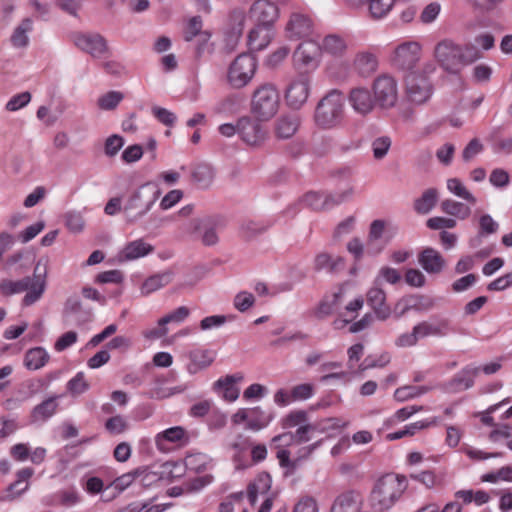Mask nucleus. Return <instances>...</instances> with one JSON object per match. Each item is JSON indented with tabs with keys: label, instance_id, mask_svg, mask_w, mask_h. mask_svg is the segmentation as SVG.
<instances>
[{
	"label": "nucleus",
	"instance_id": "f257e3e1",
	"mask_svg": "<svg viewBox=\"0 0 512 512\" xmlns=\"http://www.w3.org/2000/svg\"><path fill=\"white\" fill-rule=\"evenodd\" d=\"M454 332V327L449 318L435 314L427 320L417 323L411 332L403 333L395 340L398 347H413L420 339L427 337H446Z\"/></svg>",
	"mask_w": 512,
	"mask_h": 512
},
{
	"label": "nucleus",
	"instance_id": "f03ea898",
	"mask_svg": "<svg viewBox=\"0 0 512 512\" xmlns=\"http://www.w3.org/2000/svg\"><path fill=\"white\" fill-rule=\"evenodd\" d=\"M40 265L41 260H39L35 266L33 277L27 276L16 281L8 279L2 280L0 282V293L3 296H11L27 291L22 300L23 305L30 306L37 302L42 297L46 287V268H44L42 274L40 273ZM44 267H46V264H44Z\"/></svg>",
	"mask_w": 512,
	"mask_h": 512
},
{
	"label": "nucleus",
	"instance_id": "7ed1b4c3",
	"mask_svg": "<svg viewBox=\"0 0 512 512\" xmlns=\"http://www.w3.org/2000/svg\"><path fill=\"white\" fill-rule=\"evenodd\" d=\"M407 489L405 476L386 474L375 484L371 502L379 510L391 508Z\"/></svg>",
	"mask_w": 512,
	"mask_h": 512
},
{
	"label": "nucleus",
	"instance_id": "20e7f679",
	"mask_svg": "<svg viewBox=\"0 0 512 512\" xmlns=\"http://www.w3.org/2000/svg\"><path fill=\"white\" fill-rule=\"evenodd\" d=\"M344 115V98L339 90L329 91L318 102L314 119L320 128L331 129L338 126Z\"/></svg>",
	"mask_w": 512,
	"mask_h": 512
},
{
	"label": "nucleus",
	"instance_id": "39448f33",
	"mask_svg": "<svg viewBox=\"0 0 512 512\" xmlns=\"http://www.w3.org/2000/svg\"><path fill=\"white\" fill-rule=\"evenodd\" d=\"M279 93L271 83L258 87L252 96L251 111L260 120H269L278 111Z\"/></svg>",
	"mask_w": 512,
	"mask_h": 512
},
{
	"label": "nucleus",
	"instance_id": "423d86ee",
	"mask_svg": "<svg viewBox=\"0 0 512 512\" xmlns=\"http://www.w3.org/2000/svg\"><path fill=\"white\" fill-rule=\"evenodd\" d=\"M257 69L256 58L250 53L238 55L228 70V82L234 88L246 86L253 78Z\"/></svg>",
	"mask_w": 512,
	"mask_h": 512
},
{
	"label": "nucleus",
	"instance_id": "0eeeda50",
	"mask_svg": "<svg viewBox=\"0 0 512 512\" xmlns=\"http://www.w3.org/2000/svg\"><path fill=\"white\" fill-rule=\"evenodd\" d=\"M311 76L306 72H299L287 85L285 99L292 109H300L310 94Z\"/></svg>",
	"mask_w": 512,
	"mask_h": 512
},
{
	"label": "nucleus",
	"instance_id": "6e6552de",
	"mask_svg": "<svg viewBox=\"0 0 512 512\" xmlns=\"http://www.w3.org/2000/svg\"><path fill=\"white\" fill-rule=\"evenodd\" d=\"M373 93L376 103L381 108L394 107L398 100L396 80L387 74L378 76L373 82Z\"/></svg>",
	"mask_w": 512,
	"mask_h": 512
},
{
	"label": "nucleus",
	"instance_id": "1a4fd4ad",
	"mask_svg": "<svg viewBox=\"0 0 512 512\" xmlns=\"http://www.w3.org/2000/svg\"><path fill=\"white\" fill-rule=\"evenodd\" d=\"M321 47L313 41H305L298 45L293 53L294 67L300 72L309 73L319 65Z\"/></svg>",
	"mask_w": 512,
	"mask_h": 512
},
{
	"label": "nucleus",
	"instance_id": "9d476101",
	"mask_svg": "<svg viewBox=\"0 0 512 512\" xmlns=\"http://www.w3.org/2000/svg\"><path fill=\"white\" fill-rule=\"evenodd\" d=\"M406 95L410 102L424 104L432 95V84L424 75L409 73L406 76Z\"/></svg>",
	"mask_w": 512,
	"mask_h": 512
},
{
	"label": "nucleus",
	"instance_id": "9b49d317",
	"mask_svg": "<svg viewBox=\"0 0 512 512\" xmlns=\"http://www.w3.org/2000/svg\"><path fill=\"white\" fill-rule=\"evenodd\" d=\"M434 54L446 71L450 73L459 72L461 68L460 45L452 40L445 39L436 45Z\"/></svg>",
	"mask_w": 512,
	"mask_h": 512
},
{
	"label": "nucleus",
	"instance_id": "f8f14e48",
	"mask_svg": "<svg viewBox=\"0 0 512 512\" xmlns=\"http://www.w3.org/2000/svg\"><path fill=\"white\" fill-rule=\"evenodd\" d=\"M237 134L248 145H259L266 137V130L257 120L244 116L237 121Z\"/></svg>",
	"mask_w": 512,
	"mask_h": 512
},
{
	"label": "nucleus",
	"instance_id": "ddd939ff",
	"mask_svg": "<svg viewBox=\"0 0 512 512\" xmlns=\"http://www.w3.org/2000/svg\"><path fill=\"white\" fill-rule=\"evenodd\" d=\"M420 45L417 42H405L399 45L392 58L393 65L401 70H411L420 58Z\"/></svg>",
	"mask_w": 512,
	"mask_h": 512
},
{
	"label": "nucleus",
	"instance_id": "4468645a",
	"mask_svg": "<svg viewBox=\"0 0 512 512\" xmlns=\"http://www.w3.org/2000/svg\"><path fill=\"white\" fill-rule=\"evenodd\" d=\"M74 44L93 57H101L107 52L105 39L99 34L76 33L73 35Z\"/></svg>",
	"mask_w": 512,
	"mask_h": 512
},
{
	"label": "nucleus",
	"instance_id": "2eb2a0df",
	"mask_svg": "<svg viewBox=\"0 0 512 512\" xmlns=\"http://www.w3.org/2000/svg\"><path fill=\"white\" fill-rule=\"evenodd\" d=\"M348 102L352 109L359 115L366 116L370 114L376 104L375 98L365 87H355L350 90Z\"/></svg>",
	"mask_w": 512,
	"mask_h": 512
},
{
	"label": "nucleus",
	"instance_id": "dca6fc26",
	"mask_svg": "<svg viewBox=\"0 0 512 512\" xmlns=\"http://www.w3.org/2000/svg\"><path fill=\"white\" fill-rule=\"evenodd\" d=\"M250 12L252 18L257 23L256 25L266 26L269 28L272 27L279 15L278 7L268 0L255 1Z\"/></svg>",
	"mask_w": 512,
	"mask_h": 512
},
{
	"label": "nucleus",
	"instance_id": "f3484780",
	"mask_svg": "<svg viewBox=\"0 0 512 512\" xmlns=\"http://www.w3.org/2000/svg\"><path fill=\"white\" fill-rule=\"evenodd\" d=\"M379 285L380 283L377 279L374 286L368 290L366 300L368 305L373 309L377 318L380 320H386L391 314V309L386 303V293L379 287Z\"/></svg>",
	"mask_w": 512,
	"mask_h": 512
},
{
	"label": "nucleus",
	"instance_id": "a211bd4d",
	"mask_svg": "<svg viewBox=\"0 0 512 512\" xmlns=\"http://www.w3.org/2000/svg\"><path fill=\"white\" fill-rule=\"evenodd\" d=\"M362 505V494L356 490H349L335 498L330 512H361Z\"/></svg>",
	"mask_w": 512,
	"mask_h": 512
},
{
	"label": "nucleus",
	"instance_id": "6ab92c4d",
	"mask_svg": "<svg viewBox=\"0 0 512 512\" xmlns=\"http://www.w3.org/2000/svg\"><path fill=\"white\" fill-rule=\"evenodd\" d=\"M312 27V20L308 15L300 12H294L291 14L286 26L287 36L290 39L307 37L311 34Z\"/></svg>",
	"mask_w": 512,
	"mask_h": 512
},
{
	"label": "nucleus",
	"instance_id": "aec40b11",
	"mask_svg": "<svg viewBox=\"0 0 512 512\" xmlns=\"http://www.w3.org/2000/svg\"><path fill=\"white\" fill-rule=\"evenodd\" d=\"M480 372V367L468 365L459 371L448 383L447 390L450 392H460L471 388L474 385V379Z\"/></svg>",
	"mask_w": 512,
	"mask_h": 512
},
{
	"label": "nucleus",
	"instance_id": "412c9836",
	"mask_svg": "<svg viewBox=\"0 0 512 512\" xmlns=\"http://www.w3.org/2000/svg\"><path fill=\"white\" fill-rule=\"evenodd\" d=\"M384 234H385V222L383 220H374L370 224V229H369V234H368V240H367L368 253L376 255L383 250L385 245L389 242V240L393 236V233H391L389 236L386 237L384 243L379 245L378 241L384 236Z\"/></svg>",
	"mask_w": 512,
	"mask_h": 512
},
{
	"label": "nucleus",
	"instance_id": "4be33fe9",
	"mask_svg": "<svg viewBox=\"0 0 512 512\" xmlns=\"http://www.w3.org/2000/svg\"><path fill=\"white\" fill-rule=\"evenodd\" d=\"M345 268L344 258L340 256H333L326 252L317 254L314 258V270H326L330 274H337Z\"/></svg>",
	"mask_w": 512,
	"mask_h": 512
},
{
	"label": "nucleus",
	"instance_id": "5701e85b",
	"mask_svg": "<svg viewBox=\"0 0 512 512\" xmlns=\"http://www.w3.org/2000/svg\"><path fill=\"white\" fill-rule=\"evenodd\" d=\"M418 260L423 269L430 274L440 273L445 266L442 255L437 250L429 247L420 253Z\"/></svg>",
	"mask_w": 512,
	"mask_h": 512
},
{
	"label": "nucleus",
	"instance_id": "b1692460",
	"mask_svg": "<svg viewBox=\"0 0 512 512\" xmlns=\"http://www.w3.org/2000/svg\"><path fill=\"white\" fill-rule=\"evenodd\" d=\"M272 479L268 473H260L253 482L248 485L247 497L250 504L254 505L258 496L266 497L271 489Z\"/></svg>",
	"mask_w": 512,
	"mask_h": 512
},
{
	"label": "nucleus",
	"instance_id": "393cba45",
	"mask_svg": "<svg viewBox=\"0 0 512 512\" xmlns=\"http://www.w3.org/2000/svg\"><path fill=\"white\" fill-rule=\"evenodd\" d=\"M242 379H243L242 375H238V374L228 375L224 378L218 379L214 383V387L219 393H222V397L225 400H227L229 402H233L239 397V393H240V390L236 386V383L238 381H241Z\"/></svg>",
	"mask_w": 512,
	"mask_h": 512
},
{
	"label": "nucleus",
	"instance_id": "a878e982",
	"mask_svg": "<svg viewBox=\"0 0 512 512\" xmlns=\"http://www.w3.org/2000/svg\"><path fill=\"white\" fill-rule=\"evenodd\" d=\"M273 37L272 28L256 25L248 35V46L252 51H261L266 48Z\"/></svg>",
	"mask_w": 512,
	"mask_h": 512
},
{
	"label": "nucleus",
	"instance_id": "bb28decb",
	"mask_svg": "<svg viewBox=\"0 0 512 512\" xmlns=\"http://www.w3.org/2000/svg\"><path fill=\"white\" fill-rule=\"evenodd\" d=\"M354 68L363 77H368L377 70L378 60L375 54L362 51L354 58Z\"/></svg>",
	"mask_w": 512,
	"mask_h": 512
},
{
	"label": "nucleus",
	"instance_id": "cd10ccee",
	"mask_svg": "<svg viewBox=\"0 0 512 512\" xmlns=\"http://www.w3.org/2000/svg\"><path fill=\"white\" fill-rule=\"evenodd\" d=\"M57 399V396H52L36 405L31 412V420L35 423H42L51 418L58 409Z\"/></svg>",
	"mask_w": 512,
	"mask_h": 512
},
{
	"label": "nucleus",
	"instance_id": "c85d7f7f",
	"mask_svg": "<svg viewBox=\"0 0 512 512\" xmlns=\"http://www.w3.org/2000/svg\"><path fill=\"white\" fill-rule=\"evenodd\" d=\"M343 295L344 291L342 289L330 295H326L316 309V316L318 318H324L335 313L342 303Z\"/></svg>",
	"mask_w": 512,
	"mask_h": 512
},
{
	"label": "nucleus",
	"instance_id": "c756f323",
	"mask_svg": "<svg viewBox=\"0 0 512 512\" xmlns=\"http://www.w3.org/2000/svg\"><path fill=\"white\" fill-rule=\"evenodd\" d=\"M319 46L321 51L335 57H342L348 48L346 40L337 34L325 36Z\"/></svg>",
	"mask_w": 512,
	"mask_h": 512
},
{
	"label": "nucleus",
	"instance_id": "7c9ffc66",
	"mask_svg": "<svg viewBox=\"0 0 512 512\" xmlns=\"http://www.w3.org/2000/svg\"><path fill=\"white\" fill-rule=\"evenodd\" d=\"M34 470L32 468H23L17 472V480L13 482L7 490V494L1 497L2 501L12 500L15 496L21 495L25 490L28 489V484L26 483L23 487L20 485L24 482H27L33 475Z\"/></svg>",
	"mask_w": 512,
	"mask_h": 512
},
{
	"label": "nucleus",
	"instance_id": "2f4dec72",
	"mask_svg": "<svg viewBox=\"0 0 512 512\" xmlns=\"http://www.w3.org/2000/svg\"><path fill=\"white\" fill-rule=\"evenodd\" d=\"M440 207L442 212L459 220H465L471 215V208L468 204L453 199L443 200Z\"/></svg>",
	"mask_w": 512,
	"mask_h": 512
},
{
	"label": "nucleus",
	"instance_id": "473e14b6",
	"mask_svg": "<svg viewBox=\"0 0 512 512\" xmlns=\"http://www.w3.org/2000/svg\"><path fill=\"white\" fill-rule=\"evenodd\" d=\"M48 361L49 354L42 347L31 348L25 353L24 365L29 370L41 369Z\"/></svg>",
	"mask_w": 512,
	"mask_h": 512
},
{
	"label": "nucleus",
	"instance_id": "72a5a7b5",
	"mask_svg": "<svg viewBox=\"0 0 512 512\" xmlns=\"http://www.w3.org/2000/svg\"><path fill=\"white\" fill-rule=\"evenodd\" d=\"M273 415L269 412H266L261 409V407L256 406L250 408L249 413V424L246 425V429L252 431H260L263 428L267 427L269 423L272 421Z\"/></svg>",
	"mask_w": 512,
	"mask_h": 512
},
{
	"label": "nucleus",
	"instance_id": "f704fd0d",
	"mask_svg": "<svg viewBox=\"0 0 512 512\" xmlns=\"http://www.w3.org/2000/svg\"><path fill=\"white\" fill-rule=\"evenodd\" d=\"M152 251V246L142 240L128 243L120 254L122 260H134L143 257Z\"/></svg>",
	"mask_w": 512,
	"mask_h": 512
},
{
	"label": "nucleus",
	"instance_id": "c9c22d12",
	"mask_svg": "<svg viewBox=\"0 0 512 512\" xmlns=\"http://www.w3.org/2000/svg\"><path fill=\"white\" fill-rule=\"evenodd\" d=\"M33 28V22L30 18H25L21 23L14 29L11 35V43L14 47L22 48L26 47L29 43L28 32Z\"/></svg>",
	"mask_w": 512,
	"mask_h": 512
},
{
	"label": "nucleus",
	"instance_id": "e433bc0d",
	"mask_svg": "<svg viewBox=\"0 0 512 512\" xmlns=\"http://www.w3.org/2000/svg\"><path fill=\"white\" fill-rule=\"evenodd\" d=\"M192 179L200 188L209 187L214 179L212 166L206 163L198 164L192 171Z\"/></svg>",
	"mask_w": 512,
	"mask_h": 512
},
{
	"label": "nucleus",
	"instance_id": "4c0bfd02",
	"mask_svg": "<svg viewBox=\"0 0 512 512\" xmlns=\"http://www.w3.org/2000/svg\"><path fill=\"white\" fill-rule=\"evenodd\" d=\"M271 226V223L262 221L246 220L240 225L241 237L251 240L263 233H265Z\"/></svg>",
	"mask_w": 512,
	"mask_h": 512
},
{
	"label": "nucleus",
	"instance_id": "58836bf2",
	"mask_svg": "<svg viewBox=\"0 0 512 512\" xmlns=\"http://www.w3.org/2000/svg\"><path fill=\"white\" fill-rule=\"evenodd\" d=\"M214 353L209 350H196L190 353L191 364L188 366L190 373L208 367L214 361Z\"/></svg>",
	"mask_w": 512,
	"mask_h": 512
},
{
	"label": "nucleus",
	"instance_id": "ea45409f",
	"mask_svg": "<svg viewBox=\"0 0 512 512\" xmlns=\"http://www.w3.org/2000/svg\"><path fill=\"white\" fill-rule=\"evenodd\" d=\"M164 442L174 443L179 447L185 446L189 442L187 431L181 426H175L162 431V444ZM164 446L162 445V451Z\"/></svg>",
	"mask_w": 512,
	"mask_h": 512
},
{
	"label": "nucleus",
	"instance_id": "a19ab883",
	"mask_svg": "<svg viewBox=\"0 0 512 512\" xmlns=\"http://www.w3.org/2000/svg\"><path fill=\"white\" fill-rule=\"evenodd\" d=\"M437 199L438 191L435 188H429L415 200L414 209L420 214H427L435 206Z\"/></svg>",
	"mask_w": 512,
	"mask_h": 512
},
{
	"label": "nucleus",
	"instance_id": "79ce46f5",
	"mask_svg": "<svg viewBox=\"0 0 512 512\" xmlns=\"http://www.w3.org/2000/svg\"><path fill=\"white\" fill-rule=\"evenodd\" d=\"M299 127V119L296 116H283L277 121V136L283 139L293 136Z\"/></svg>",
	"mask_w": 512,
	"mask_h": 512
},
{
	"label": "nucleus",
	"instance_id": "37998d69",
	"mask_svg": "<svg viewBox=\"0 0 512 512\" xmlns=\"http://www.w3.org/2000/svg\"><path fill=\"white\" fill-rule=\"evenodd\" d=\"M447 189L456 197L467 201L471 205L477 202L476 197L466 188L462 181L458 178H449L447 180Z\"/></svg>",
	"mask_w": 512,
	"mask_h": 512
},
{
	"label": "nucleus",
	"instance_id": "c03bdc74",
	"mask_svg": "<svg viewBox=\"0 0 512 512\" xmlns=\"http://www.w3.org/2000/svg\"><path fill=\"white\" fill-rule=\"evenodd\" d=\"M185 465L181 461H166L162 463V481L172 482L185 474Z\"/></svg>",
	"mask_w": 512,
	"mask_h": 512
},
{
	"label": "nucleus",
	"instance_id": "a18cd8bd",
	"mask_svg": "<svg viewBox=\"0 0 512 512\" xmlns=\"http://www.w3.org/2000/svg\"><path fill=\"white\" fill-rule=\"evenodd\" d=\"M431 390L428 386L407 385L395 390L394 397L399 402H404L412 398L419 397Z\"/></svg>",
	"mask_w": 512,
	"mask_h": 512
},
{
	"label": "nucleus",
	"instance_id": "49530a36",
	"mask_svg": "<svg viewBox=\"0 0 512 512\" xmlns=\"http://www.w3.org/2000/svg\"><path fill=\"white\" fill-rule=\"evenodd\" d=\"M218 222L207 219L200 226L201 239L204 245L211 246L218 242L217 226Z\"/></svg>",
	"mask_w": 512,
	"mask_h": 512
},
{
	"label": "nucleus",
	"instance_id": "de8ad7c7",
	"mask_svg": "<svg viewBox=\"0 0 512 512\" xmlns=\"http://www.w3.org/2000/svg\"><path fill=\"white\" fill-rule=\"evenodd\" d=\"M370 15L374 19L385 17L394 6L395 0H368Z\"/></svg>",
	"mask_w": 512,
	"mask_h": 512
},
{
	"label": "nucleus",
	"instance_id": "09e8293b",
	"mask_svg": "<svg viewBox=\"0 0 512 512\" xmlns=\"http://www.w3.org/2000/svg\"><path fill=\"white\" fill-rule=\"evenodd\" d=\"M190 314L189 308L186 306H180L174 311L168 313L167 315L162 317V338L167 334L166 325L170 323L180 324L182 323Z\"/></svg>",
	"mask_w": 512,
	"mask_h": 512
},
{
	"label": "nucleus",
	"instance_id": "8fccbe9b",
	"mask_svg": "<svg viewBox=\"0 0 512 512\" xmlns=\"http://www.w3.org/2000/svg\"><path fill=\"white\" fill-rule=\"evenodd\" d=\"M392 145V140L389 136H380L375 138L371 143L373 157L376 160H382L388 154Z\"/></svg>",
	"mask_w": 512,
	"mask_h": 512
},
{
	"label": "nucleus",
	"instance_id": "3c124183",
	"mask_svg": "<svg viewBox=\"0 0 512 512\" xmlns=\"http://www.w3.org/2000/svg\"><path fill=\"white\" fill-rule=\"evenodd\" d=\"M481 58L482 53L475 44L467 43L463 46L460 45L461 66L472 64Z\"/></svg>",
	"mask_w": 512,
	"mask_h": 512
},
{
	"label": "nucleus",
	"instance_id": "603ef678",
	"mask_svg": "<svg viewBox=\"0 0 512 512\" xmlns=\"http://www.w3.org/2000/svg\"><path fill=\"white\" fill-rule=\"evenodd\" d=\"M391 360V357L388 353L384 352L380 355H369L364 361L360 364V370L365 371L372 368H382L385 367Z\"/></svg>",
	"mask_w": 512,
	"mask_h": 512
},
{
	"label": "nucleus",
	"instance_id": "864d4df0",
	"mask_svg": "<svg viewBox=\"0 0 512 512\" xmlns=\"http://www.w3.org/2000/svg\"><path fill=\"white\" fill-rule=\"evenodd\" d=\"M67 389L72 395H81L89 389V383L85 378L84 372H78L67 383Z\"/></svg>",
	"mask_w": 512,
	"mask_h": 512
},
{
	"label": "nucleus",
	"instance_id": "5fc2aeb1",
	"mask_svg": "<svg viewBox=\"0 0 512 512\" xmlns=\"http://www.w3.org/2000/svg\"><path fill=\"white\" fill-rule=\"evenodd\" d=\"M307 422V413L303 410L290 412L283 420L282 426L285 429L299 427Z\"/></svg>",
	"mask_w": 512,
	"mask_h": 512
},
{
	"label": "nucleus",
	"instance_id": "6e6d98bb",
	"mask_svg": "<svg viewBox=\"0 0 512 512\" xmlns=\"http://www.w3.org/2000/svg\"><path fill=\"white\" fill-rule=\"evenodd\" d=\"M352 193H353L352 188H349V189L345 190L344 192L336 193V194L323 193V201H324L325 210L332 209L333 207L341 204L347 198H349L352 195Z\"/></svg>",
	"mask_w": 512,
	"mask_h": 512
},
{
	"label": "nucleus",
	"instance_id": "4d7b16f0",
	"mask_svg": "<svg viewBox=\"0 0 512 512\" xmlns=\"http://www.w3.org/2000/svg\"><path fill=\"white\" fill-rule=\"evenodd\" d=\"M56 497L62 506L71 507L79 503L80 496L75 488H68L57 492Z\"/></svg>",
	"mask_w": 512,
	"mask_h": 512
},
{
	"label": "nucleus",
	"instance_id": "13d9d810",
	"mask_svg": "<svg viewBox=\"0 0 512 512\" xmlns=\"http://www.w3.org/2000/svg\"><path fill=\"white\" fill-rule=\"evenodd\" d=\"M255 298L252 293L241 291L234 297V307L240 311L245 312L254 305Z\"/></svg>",
	"mask_w": 512,
	"mask_h": 512
},
{
	"label": "nucleus",
	"instance_id": "bf43d9fd",
	"mask_svg": "<svg viewBox=\"0 0 512 512\" xmlns=\"http://www.w3.org/2000/svg\"><path fill=\"white\" fill-rule=\"evenodd\" d=\"M499 224L489 214H483L479 218V232L480 236H487L494 234L498 231Z\"/></svg>",
	"mask_w": 512,
	"mask_h": 512
},
{
	"label": "nucleus",
	"instance_id": "052dcab7",
	"mask_svg": "<svg viewBox=\"0 0 512 512\" xmlns=\"http://www.w3.org/2000/svg\"><path fill=\"white\" fill-rule=\"evenodd\" d=\"M122 99L123 95L120 92L111 91L99 98L98 105L103 110H111L114 109Z\"/></svg>",
	"mask_w": 512,
	"mask_h": 512
},
{
	"label": "nucleus",
	"instance_id": "680f3d73",
	"mask_svg": "<svg viewBox=\"0 0 512 512\" xmlns=\"http://www.w3.org/2000/svg\"><path fill=\"white\" fill-rule=\"evenodd\" d=\"M65 224L70 231L78 233L83 230L85 221L81 213L72 211L65 214Z\"/></svg>",
	"mask_w": 512,
	"mask_h": 512
},
{
	"label": "nucleus",
	"instance_id": "e2e57ef3",
	"mask_svg": "<svg viewBox=\"0 0 512 512\" xmlns=\"http://www.w3.org/2000/svg\"><path fill=\"white\" fill-rule=\"evenodd\" d=\"M105 428L110 434L118 435L126 431L128 424L124 417L116 415L106 421Z\"/></svg>",
	"mask_w": 512,
	"mask_h": 512
},
{
	"label": "nucleus",
	"instance_id": "0e129e2a",
	"mask_svg": "<svg viewBox=\"0 0 512 512\" xmlns=\"http://www.w3.org/2000/svg\"><path fill=\"white\" fill-rule=\"evenodd\" d=\"M301 202L315 211L325 210L323 193L308 192L303 196Z\"/></svg>",
	"mask_w": 512,
	"mask_h": 512
},
{
	"label": "nucleus",
	"instance_id": "69168bd1",
	"mask_svg": "<svg viewBox=\"0 0 512 512\" xmlns=\"http://www.w3.org/2000/svg\"><path fill=\"white\" fill-rule=\"evenodd\" d=\"M139 475V470H135L132 472L125 473L119 477H117L112 483L111 486L117 490L119 493L127 489Z\"/></svg>",
	"mask_w": 512,
	"mask_h": 512
},
{
	"label": "nucleus",
	"instance_id": "338daca9",
	"mask_svg": "<svg viewBox=\"0 0 512 512\" xmlns=\"http://www.w3.org/2000/svg\"><path fill=\"white\" fill-rule=\"evenodd\" d=\"M123 145L124 139L121 136L117 134L111 135L105 141L104 152L107 156L113 157L119 152Z\"/></svg>",
	"mask_w": 512,
	"mask_h": 512
},
{
	"label": "nucleus",
	"instance_id": "774afa93",
	"mask_svg": "<svg viewBox=\"0 0 512 512\" xmlns=\"http://www.w3.org/2000/svg\"><path fill=\"white\" fill-rule=\"evenodd\" d=\"M293 512H319V508L313 497L305 496L295 504Z\"/></svg>",
	"mask_w": 512,
	"mask_h": 512
}]
</instances>
